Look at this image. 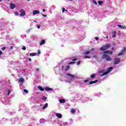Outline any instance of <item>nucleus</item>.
<instances>
[{
  "label": "nucleus",
  "mask_w": 126,
  "mask_h": 126,
  "mask_svg": "<svg viewBox=\"0 0 126 126\" xmlns=\"http://www.w3.org/2000/svg\"><path fill=\"white\" fill-rule=\"evenodd\" d=\"M54 70L55 72L62 73L63 71H64V65L62 63H59L56 67L54 68Z\"/></svg>",
  "instance_id": "f257e3e1"
},
{
  "label": "nucleus",
  "mask_w": 126,
  "mask_h": 126,
  "mask_svg": "<svg viewBox=\"0 0 126 126\" xmlns=\"http://www.w3.org/2000/svg\"><path fill=\"white\" fill-rule=\"evenodd\" d=\"M0 101H1L2 103L4 104V105H7L8 103L10 102V99H9V97L7 98L5 97V96H3L0 98Z\"/></svg>",
  "instance_id": "f03ea898"
},
{
  "label": "nucleus",
  "mask_w": 126,
  "mask_h": 126,
  "mask_svg": "<svg viewBox=\"0 0 126 126\" xmlns=\"http://www.w3.org/2000/svg\"><path fill=\"white\" fill-rule=\"evenodd\" d=\"M91 16L93 17V18H96L97 17L98 21H102V17H101V15L99 14H97L96 13H92L91 14Z\"/></svg>",
  "instance_id": "7ed1b4c3"
},
{
  "label": "nucleus",
  "mask_w": 126,
  "mask_h": 126,
  "mask_svg": "<svg viewBox=\"0 0 126 126\" xmlns=\"http://www.w3.org/2000/svg\"><path fill=\"white\" fill-rule=\"evenodd\" d=\"M110 48H111V44L108 43L100 48V50L103 52L104 51H106V50H108V49H110Z\"/></svg>",
  "instance_id": "20e7f679"
},
{
  "label": "nucleus",
  "mask_w": 126,
  "mask_h": 126,
  "mask_svg": "<svg viewBox=\"0 0 126 126\" xmlns=\"http://www.w3.org/2000/svg\"><path fill=\"white\" fill-rule=\"evenodd\" d=\"M102 59H105L107 62H111V61H112V58H111L109 55L105 54L102 55Z\"/></svg>",
  "instance_id": "39448f33"
},
{
  "label": "nucleus",
  "mask_w": 126,
  "mask_h": 126,
  "mask_svg": "<svg viewBox=\"0 0 126 126\" xmlns=\"http://www.w3.org/2000/svg\"><path fill=\"white\" fill-rule=\"evenodd\" d=\"M112 70H113L112 67H110L108 68L106 72H104L101 75V76H104V75H107V74H108V73H110V72H111V71H112Z\"/></svg>",
  "instance_id": "423d86ee"
},
{
  "label": "nucleus",
  "mask_w": 126,
  "mask_h": 126,
  "mask_svg": "<svg viewBox=\"0 0 126 126\" xmlns=\"http://www.w3.org/2000/svg\"><path fill=\"white\" fill-rule=\"evenodd\" d=\"M114 64H118L121 63V59L119 58H115L114 59Z\"/></svg>",
  "instance_id": "0eeeda50"
},
{
  "label": "nucleus",
  "mask_w": 126,
  "mask_h": 126,
  "mask_svg": "<svg viewBox=\"0 0 126 126\" xmlns=\"http://www.w3.org/2000/svg\"><path fill=\"white\" fill-rule=\"evenodd\" d=\"M5 29V25L3 22L0 23V30L2 31Z\"/></svg>",
  "instance_id": "6e6552de"
},
{
  "label": "nucleus",
  "mask_w": 126,
  "mask_h": 126,
  "mask_svg": "<svg viewBox=\"0 0 126 126\" xmlns=\"http://www.w3.org/2000/svg\"><path fill=\"white\" fill-rule=\"evenodd\" d=\"M25 10H24V9H21L20 10V16H21V17H23V16H25Z\"/></svg>",
  "instance_id": "1a4fd4ad"
},
{
  "label": "nucleus",
  "mask_w": 126,
  "mask_h": 126,
  "mask_svg": "<svg viewBox=\"0 0 126 126\" xmlns=\"http://www.w3.org/2000/svg\"><path fill=\"white\" fill-rule=\"evenodd\" d=\"M126 48L124 47L123 50H122V51L118 55V56L119 57H120V56H123V55H124V53H126Z\"/></svg>",
  "instance_id": "9d476101"
},
{
  "label": "nucleus",
  "mask_w": 126,
  "mask_h": 126,
  "mask_svg": "<svg viewBox=\"0 0 126 126\" xmlns=\"http://www.w3.org/2000/svg\"><path fill=\"white\" fill-rule=\"evenodd\" d=\"M117 34H118V33L117 32H116L115 31H112V36L113 38H116V36H117Z\"/></svg>",
  "instance_id": "9b49d317"
},
{
  "label": "nucleus",
  "mask_w": 126,
  "mask_h": 126,
  "mask_svg": "<svg viewBox=\"0 0 126 126\" xmlns=\"http://www.w3.org/2000/svg\"><path fill=\"white\" fill-rule=\"evenodd\" d=\"M39 13H40V11L37 10H34L32 11V14L33 15H36V14H39Z\"/></svg>",
  "instance_id": "f8f14e48"
},
{
  "label": "nucleus",
  "mask_w": 126,
  "mask_h": 126,
  "mask_svg": "<svg viewBox=\"0 0 126 126\" xmlns=\"http://www.w3.org/2000/svg\"><path fill=\"white\" fill-rule=\"evenodd\" d=\"M44 89L45 90V91H53V89L50 88V87H45L44 88Z\"/></svg>",
  "instance_id": "ddd939ff"
},
{
  "label": "nucleus",
  "mask_w": 126,
  "mask_h": 126,
  "mask_svg": "<svg viewBox=\"0 0 126 126\" xmlns=\"http://www.w3.org/2000/svg\"><path fill=\"white\" fill-rule=\"evenodd\" d=\"M10 7L11 9H14V8H15V4L13 3H11L10 4Z\"/></svg>",
  "instance_id": "4468645a"
},
{
  "label": "nucleus",
  "mask_w": 126,
  "mask_h": 126,
  "mask_svg": "<svg viewBox=\"0 0 126 126\" xmlns=\"http://www.w3.org/2000/svg\"><path fill=\"white\" fill-rule=\"evenodd\" d=\"M104 54H109L110 55L113 54V51L111 50H107L104 52Z\"/></svg>",
  "instance_id": "2eb2a0df"
},
{
  "label": "nucleus",
  "mask_w": 126,
  "mask_h": 126,
  "mask_svg": "<svg viewBox=\"0 0 126 126\" xmlns=\"http://www.w3.org/2000/svg\"><path fill=\"white\" fill-rule=\"evenodd\" d=\"M66 75H67V76H70V77L72 78V79H74L75 77V76L74 75L69 73H67Z\"/></svg>",
  "instance_id": "dca6fc26"
},
{
  "label": "nucleus",
  "mask_w": 126,
  "mask_h": 126,
  "mask_svg": "<svg viewBox=\"0 0 126 126\" xmlns=\"http://www.w3.org/2000/svg\"><path fill=\"white\" fill-rule=\"evenodd\" d=\"M66 75H67V76H70V77L72 78V79H74L75 77V76L74 75L69 73H67Z\"/></svg>",
  "instance_id": "f3484780"
},
{
  "label": "nucleus",
  "mask_w": 126,
  "mask_h": 126,
  "mask_svg": "<svg viewBox=\"0 0 126 126\" xmlns=\"http://www.w3.org/2000/svg\"><path fill=\"white\" fill-rule=\"evenodd\" d=\"M55 115L56 116V117H58L59 119H62V118H63V115H62V114L56 113Z\"/></svg>",
  "instance_id": "a211bd4d"
},
{
  "label": "nucleus",
  "mask_w": 126,
  "mask_h": 126,
  "mask_svg": "<svg viewBox=\"0 0 126 126\" xmlns=\"http://www.w3.org/2000/svg\"><path fill=\"white\" fill-rule=\"evenodd\" d=\"M39 122H40V124H45L46 120L42 118V119H40Z\"/></svg>",
  "instance_id": "6ab92c4d"
},
{
  "label": "nucleus",
  "mask_w": 126,
  "mask_h": 126,
  "mask_svg": "<svg viewBox=\"0 0 126 126\" xmlns=\"http://www.w3.org/2000/svg\"><path fill=\"white\" fill-rule=\"evenodd\" d=\"M59 102L61 103V104H64V103H65V100L64 99H61L59 100Z\"/></svg>",
  "instance_id": "aec40b11"
},
{
  "label": "nucleus",
  "mask_w": 126,
  "mask_h": 126,
  "mask_svg": "<svg viewBox=\"0 0 126 126\" xmlns=\"http://www.w3.org/2000/svg\"><path fill=\"white\" fill-rule=\"evenodd\" d=\"M69 68H70L69 65L66 66V67H65V66H64V71H67V70L69 69Z\"/></svg>",
  "instance_id": "412c9836"
},
{
  "label": "nucleus",
  "mask_w": 126,
  "mask_h": 126,
  "mask_svg": "<svg viewBox=\"0 0 126 126\" xmlns=\"http://www.w3.org/2000/svg\"><path fill=\"white\" fill-rule=\"evenodd\" d=\"M46 43V41L44 39L42 40L40 42L39 45L40 46H42V45H44Z\"/></svg>",
  "instance_id": "4be33fe9"
},
{
  "label": "nucleus",
  "mask_w": 126,
  "mask_h": 126,
  "mask_svg": "<svg viewBox=\"0 0 126 126\" xmlns=\"http://www.w3.org/2000/svg\"><path fill=\"white\" fill-rule=\"evenodd\" d=\"M118 27L121 28V29H126V27H123V26L121 25H118Z\"/></svg>",
  "instance_id": "5701e85b"
},
{
  "label": "nucleus",
  "mask_w": 126,
  "mask_h": 126,
  "mask_svg": "<svg viewBox=\"0 0 126 126\" xmlns=\"http://www.w3.org/2000/svg\"><path fill=\"white\" fill-rule=\"evenodd\" d=\"M47 107H48V103H46L43 105L42 109L43 110H45V109H46Z\"/></svg>",
  "instance_id": "b1692460"
},
{
  "label": "nucleus",
  "mask_w": 126,
  "mask_h": 126,
  "mask_svg": "<svg viewBox=\"0 0 126 126\" xmlns=\"http://www.w3.org/2000/svg\"><path fill=\"white\" fill-rule=\"evenodd\" d=\"M10 93H11V90L8 89L7 91V96H9V94H10Z\"/></svg>",
  "instance_id": "393cba45"
},
{
  "label": "nucleus",
  "mask_w": 126,
  "mask_h": 126,
  "mask_svg": "<svg viewBox=\"0 0 126 126\" xmlns=\"http://www.w3.org/2000/svg\"><path fill=\"white\" fill-rule=\"evenodd\" d=\"M96 82H98V80H95V81H91L89 84H94V83H96Z\"/></svg>",
  "instance_id": "a878e982"
},
{
  "label": "nucleus",
  "mask_w": 126,
  "mask_h": 126,
  "mask_svg": "<svg viewBox=\"0 0 126 126\" xmlns=\"http://www.w3.org/2000/svg\"><path fill=\"white\" fill-rule=\"evenodd\" d=\"M61 126H67V122H62V123H61Z\"/></svg>",
  "instance_id": "bb28decb"
},
{
  "label": "nucleus",
  "mask_w": 126,
  "mask_h": 126,
  "mask_svg": "<svg viewBox=\"0 0 126 126\" xmlns=\"http://www.w3.org/2000/svg\"><path fill=\"white\" fill-rule=\"evenodd\" d=\"M37 55V53H32L30 54V56L31 57H34V56H36Z\"/></svg>",
  "instance_id": "cd10ccee"
},
{
  "label": "nucleus",
  "mask_w": 126,
  "mask_h": 126,
  "mask_svg": "<svg viewBox=\"0 0 126 126\" xmlns=\"http://www.w3.org/2000/svg\"><path fill=\"white\" fill-rule=\"evenodd\" d=\"M38 88L39 90H40V91H44V88H42L41 86H38Z\"/></svg>",
  "instance_id": "c85d7f7f"
},
{
  "label": "nucleus",
  "mask_w": 126,
  "mask_h": 126,
  "mask_svg": "<svg viewBox=\"0 0 126 126\" xmlns=\"http://www.w3.org/2000/svg\"><path fill=\"white\" fill-rule=\"evenodd\" d=\"M19 82H24V79H23V78H20L19 79Z\"/></svg>",
  "instance_id": "c756f323"
},
{
  "label": "nucleus",
  "mask_w": 126,
  "mask_h": 126,
  "mask_svg": "<svg viewBox=\"0 0 126 126\" xmlns=\"http://www.w3.org/2000/svg\"><path fill=\"white\" fill-rule=\"evenodd\" d=\"M97 2H98V4L101 5H102V3H103L104 2H103V1L98 0V1H97Z\"/></svg>",
  "instance_id": "7c9ffc66"
},
{
  "label": "nucleus",
  "mask_w": 126,
  "mask_h": 126,
  "mask_svg": "<svg viewBox=\"0 0 126 126\" xmlns=\"http://www.w3.org/2000/svg\"><path fill=\"white\" fill-rule=\"evenodd\" d=\"M96 76V74H93L91 76V78H94V77H95Z\"/></svg>",
  "instance_id": "2f4dec72"
},
{
  "label": "nucleus",
  "mask_w": 126,
  "mask_h": 126,
  "mask_svg": "<svg viewBox=\"0 0 126 126\" xmlns=\"http://www.w3.org/2000/svg\"><path fill=\"white\" fill-rule=\"evenodd\" d=\"M95 96H97V97H99L100 95H101V93H99L98 94H94Z\"/></svg>",
  "instance_id": "473e14b6"
},
{
  "label": "nucleus",
  "mask_w": 126,
  "mask_h": 126,
  "mask_svg": "<svg viewBox=\"0 0 126 126\" xmlns=\"http://www.w3.org/2000/svg\"><path fill=\"white\" fill-rule=\"evenodd\" d=\"M90 56H84V59H90Z\"/></svg>",
  "instance_id": "72a5a7b5"
},
{
  "label": "nucleus",
  "mask_w": 126,
  "mask_h": 126,
  "mask_svg": "<svg viewBox=\"0 0 126 126\" xmlns=\"http://www.w3.org/2000/svg\"><path fill=\"white\" fill-rule=\"evenodd\" d=\"M31 30H32V28L29 29V30H28L27 31V33H29V32H31Z\"/></svg>",
  "instance_id": "f704fd0d"
},
{
  "label": "nucleus",
  "mask_w": 126,
  "mask_h": 126,
  "mask_svg": "<svg viewBox=\"0 0 126 126\" xmlns=\"http://www.w3.org/2000/svg\"><path fill=\"white\" fill-rule=\"evenodd\" d=\"M92 3H94V4L97 5V2L96 1H95V0H92Z\"/></svg>",
  "instance_id": "c9c22d12"
},
{
  "label": "nucleus",
  "mask_w": 126,
  "mask_h": 126,
  "mask_svg": "<svg viewBox=\"0 0 126 126\" xmlns=\"http://www.w3.org/2000/svg\"><path fill=\"white\" fill-rule=\"evenodd\" d=\"M71 112L72 114H74V113H75V109H71Z\"/></svg>",
  "instance_id": "e433bc0d"
},
{
  "label": "nucleus",
  "mask_w": 126,
  "mask_h": 126,
  "mask_svg": "<svg viewBox=\"0 0 126 126\" xmlns=\"http://www.w3.org/2000/svg\"><path fill=\"white\" fill-rule=\"evenodd\" d=\"M90 54V51H87L84 53V55H89Z\"/></svg>",
  "instance_id": "4c0bfd02"
},
{
  "label": "nucleus",
  "mask_w": 126,
  "mask_h": 126,
  "mask_svg": "<svg viewBox=\"0 0 126 126\" xmlns=\"http://www.w3.org/2000/svg\"><path fill=\"white\" fill-rule=\"evenodd\" d=\"M71 60H72V61H76V57H73V58H71Z\"/></svg>",
  "instance_id": "58836bf2"
},
{
  "label": "nucleus",
  "mask_w": 126,
  "mask_h": 126,
  "mask_svg": "<svg viewBox=\"0 0 126 126\" xmlns=\"http://www.w3.org/2000/svg\"><path fill=\"white\" fill-rule=\"evenodd\" d=\"M24 92L25 93H26V94H28V91H27V90H26V89H25V90H24Z\"/></svg>",
  "instance_id": "ea45409f"
},
{
  "label": "nucleus",
  "mask_w": 126,
  "mask_h": 126,
  "mask_svg": "<svg viewBox=\"0 0 126 126\" xmlns=\"http://www.w3.org/2000/svg\"><path fill=\"white\" fill-rule=\"evenodd\" d=\"M22 49L23 50V51H25L26 50V47L23 46Z\"/></svg>",
  "instance_id": "a19ab883"
},
{
  "label": "nucleus",
  "mask_w": 126,
  "mask_h": 126,
  "mask_svg": "<svg viewBox=\"0 0 126 126\" xmlns=\"http://www.w3.org/2000/svg\"><path fill=\"white\" fill-rule=\"evenodd\" d=\"M42 100L43 101H46V100H47V97H43Z\"/></svg>",
  "instance_id": "79ce46f5"
},
{
  "label": "nucleus",
  "mask_w": 126,
  "mask_h": 126,
  "mask_svg": "<svg viewBox=\"0 0 126 126\" xmlns=\"http://www.w3.org/2000/svg\"><path fill=\"white\" fill-rule=\"evenodd\" d=\"M75 62H70L68 63V64H72L73 63H74Z\"/></svg>",
  "instance_id": "37998d69"
},
{
  "label": "nucleus",
  "mask_w": 126,
  "mask_h": 126,
  "mask_svg": "<svg viewBox=\"0 0 126 126\" xmlns=\"http://www.w3.org/2000/svg\"><path fill=\"white\" fill-rule=\"evenodd\" d=\"M14 14L16 15L17 16L19 15L18 12H15Z\"/></svg>",
  "instance_id": "c03bdc74"
},
{
  "label": "nucleus",
  "mask_w": 126,
  "mask_h": 126,
  "mask_svg": "<svg viewBox=\"0 0 126 126\" xmlns=\"http://www.w3.org/2000/svg\"><path fill=\"white\" fill-rule=\"evenodd\" d=\"M62 10H63L62 12H63L64 11H67V10H65L64 8H63Z\"/></svg>",
  "instance_id": "a18cd8bd"
},
{
  "label": "nucleus",
  "mask_w": 126,
  "mask_h": 126,
  "mask_svg": "<svg viewBox=\"0 0 126 126\" xmlns=\"http://www.w3.org/2000/svg\"><path fill=\"white\" fill-rule=\"evenodd\" d=\"M35 70H36V72H38V71H39V70H40V69L38 68H36Z\"/></svg>",
  "instance_id": "49530a36"
},
{
  "label": "nucleus",
  "mask_w": 126,
  "mask_h": 126,
  "mask_svg": "<svg viewBox=\"0 0 126 126\" xmlns=\"http://www.w3.org/2000/svg\"><path fill=\"white\" fill-rule=\"evenodd\" d=\"M5 49H6V47H3V48H2L1 50H2V51H4V50H5Z\"/></svg>",
  "instance_id": "de8ad7c7"
},
{
  "label": "nucleus",
  "mask_w": 126,
  "mask_h": 126,
  "mask_svg": "<svg viewBox=\"0 0 126 126\" xmlns=\"http://www.w3.org/2000/svg\"><path fill=\"white\" fill-rule=\"evenodd\" d=\"M80 63H81L80 61L78 62L77 63V65H79L80 64Z\"/></svg>",
  "instance_id": "09e8293b"
},
{
  "label": "nucleus",
  "mask_w": 126,
  "mask_h": 126,
  "mask_svg": "<svg viewBox=\"0 0 126 126\" xmlns=\"http://www.w3.org/2000/svg\"><path fill=\"white\" fill-rule=\"evenodd\" d=\"M95 39L96 41H98L99 40V38L97 37H95Z\"/></svg>",
  "instance_id": "8fccbe9b"
},
{
  "label": "nucleus",
  "mask_w": 126,
  "mask_h": 126,
  "mask_svg": "<svg viewBox=\"0 0 126 126\" xmlns=\"http://www.w3.org/2000/svg\"><path fill=\"white\" fill-rule=\"evenodd\" d=\"M84 83H86V82H88V80H84Z\"/></svg>",
  "instance_id": "3c124183"
},
{
  "label": "nucleus",
  "mask_w": 126,
  "mask_h": 126,
  "mask_svg": "<svg viewBox=\"0 0 126 126\" xmlns=\"http://www.w3.org/2000/svg\"><path fill=\"white\" fill-rule=\"evenodd\" d=\"M42 16L44 17H47V15H45L44 14H42Z\"/></svg>",
  "instance_id": "603ef678"
},
{
  "label": "nucleus",
  "mask_w": 126,
  "mask_h": 126,
  "mask_svg": "<svg viewBox=\"0 0 126 126\" xmlns=\"http://www.w3.org/2000/svg\"><path fill=\"white\" fill-rule=\"evenodd\" d=\"M36 26H37L38 29H40V28L41 27L40 26L37 25Z\"/></svg>",
  "instance_id": "864d4df0"
},
{
  "label": "nucleus",
  "mask_w": 126,
  "mask_h": 126,
  "mask_svg": "<svg viewBox=\"0 0 126 126\" xmlns=\"http://www.w3.org/2000/svg\"><path fill=\"white\" fill-rule=\"evenodd\" d=\"M28 60H29L30 62H32V60H31V58H28Z\"/></svg>",
  "instance_id": "5fc2aeb1"
},
{
  "label": "nucleus",
  "mask_w": 126,
  "mask_h": 126,
  "mask_svg": "<svg viewBox=\"0 0 126 126\" xmlns=\"http://www.w3.org/2000/svg\"><path fill=\"white\" fill-rule=\"evenodd\" d=\"M1 55H2V52H1V51L0 50V58Z\"/></svg>",
  "instance_id": "6e6d98bb"
},
{
  "label": "nucleus",
  "mask_w": 126,
  "mask_h": 126,
  "mask_svg": "<svg viewBox=\"0 0 126 126\" xmlns=\"http://www.w3.org/2000/svg\"><path fill=\"white\" fill-rule=\"evenodd\" d=\"M10 49L11 50H12V49H13V46H11L10 47Z\"/></svg>",
  "instance_id": "4d7b16f0"
},
{
  "label": "nucleus",
  "mask_w": 126,
  "mask_h": 126,
  "mask_svg": "<svg viewBox=\"0 0 126 126\" xmlns=\"http://www.w3.org/2000/svg\"><path fill=\"white\" fill-rule=\"evenodd\" d=\"M94 58H97V55H94Z\"/></svg>",
  "instance_id": "13d9d810"
},
{
  "label": "nucleus",
  "mask_w": 126,
  "mask_h": 126,
  "mask_svg": "<svg viewBox=\"0 0 126 126\" xmlns=\"http://www.w3.org/2000/svg\"><path fill=\"white\" fill-rule=\"evenodd\" d=\"M42 11H43V12H45V11H46V10H45V9H43L42 10Z\"/></svg>",
  "instance_id": "bf43d9fd"
},
{
  "label": "nucleus",
  "mask_w": 126,
  "mask_h": 126,
  "mask_svg": "<svg viewBox=\"0 0 126 126\" xmlns=\"http://www.w3.org/2000/svg\"><path fill=\"white\" fill-rule=\"evenodd\" d=\"M38 54H41V52L40 51V50H38Z\"/></svg>",
  "instance_id": "052dcab7"
},
{
  "label": "nucleus",
  "mask_w": 126,
  "mask_h": 126,
  "mask_svg": "<svg viewBox=\"0 0 126 126\" xmlns=\"http://www.w3.org/2000/svg\"><path fill=\"white\" fill-rule=\"evenodd\" d=\"M11 75H13V76H14V74H12Z\"/></svg>",
  "instance_id": "680f3d73"
},
{
  "label": "nucleus",
  "mask_w": 126,
  "mask_h": 126,
  "mask_svg": "<svg viewBox=\"0 0 126 126\" xmlns=\"http://www.w3.org/2000/svg\"><path fill=\"white\" fill-rule=\"evenodd\" d=\"M108 36H106V39H108Z\"/></svg>",
  "instance_id": "e2e57ef3"
},
{
  "label": "nucleus",
  "mask_w": 126,
  "mask_h": 126,
  "mask_svg": "<svg viewBox=\"0 0 126 126\" xmlns=\"http://www.w3.org/2000/svg\"><path fill=\"white\" fill-rule=\"evenodd\" d=\"M26 55H27V56H28V53H27V54H26Z\"/></svg>",
  "instance_id": "0e129e2a"
},
{
  "label": "nucleus",
  "mask_w": 126,
  "mask_h": 126,
  "mask_svg": "<svg viewBox=\"0 0 126 126\" xmlns=\"http://www.w3.org/2000/svg\"><path fill=\"white\" fill-rule=\"evenodd\" d=\"M28 0V1H30V0Z\"/></svg>",
  "instance_id": "69168bd1"
},
{
  "label": "nucleus",
  "mask_w": 126,
  "mask_h": 126,
  "mask_svg": "<svg viewBox=\"0 0 126 126\" xmlns=\"http://www.w3.org/2000/svg\"><path fill=\"white\" fill-rule=\"evenodd\" d=\"M10 0H7L8 1H9Z\"/></svg>",
  "instance_id": "338daca9"
},
{
  "label": "nucleus",
  "mask_w": 126,
  "mask_h": 126,
  "mask_svg": "<svg viewBox=\"0 0 126 126\" xmlns=\"http://www.w3.org/2000/svg\"><path fill=\"white\" fill-rule=\"evenodd\" d=\"M1 0H0V2L1 1Z\"/></svg>",
  "instance_id": "774afa93"
}]
</instances>
